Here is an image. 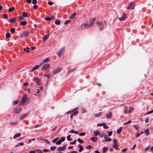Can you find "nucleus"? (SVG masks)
Masks as SVG:
<instances>
[{"label":"nucleus","mask_w":153,"mask_h":153,"mask_svg":"<svg viewBox=\"0 0 153 153\" xmlns=\"http://www.w3.org/2000/svg\"><path fill=\"white\" fill-rule=\"evenodd\" d=\"M153 113V110L150 111H149L148 112L146 113L145 114V115H146L147 114H149Z\"/></svg>","instance_id":"c03bdc74"},{"label":"nucleus","mask_w":153,"mask_h":153,"mask_svg":"<svg viewBox=\"0 0 153 153\" xmlns=\"http://www.w3.org/2000/svg\"><path fill=\"white\" fill-rule=\"evenodd\" d=\"M78 108H76L66 113L67 114H72L74 116L76 115L78 113V111L77 110Z\"/></svg>","instance_id":"7ed1b4c3"},{"label":"nucleus","mask_w":153,"mask_h":153,"mask_svg":"<svg viewBox=\"0 0 153 153\" xmlns=\"http://www.w3.org/2000/svg\"><path fill=\"white\" fill-rule=\"evenodd\" d=\"M71 136L70 135H69L68 136H67V140L69 141H71L72 140V139L70 138Z\"/></svg>","instance_id":"c9c22d12"},{"label":"nucleus","mask_w":153,"mask_h":153,"mask_svg":"<svg viewBox=\"0 0 153 153\" xmlns=\"http://www.w3.org/2000/svg\"><path fill=\"white\" fill-rule=\"evenodd\" d=\"M48 4L49 5H52L53 4V3L52 1H49L48 2Z\"/></svg>","instance_id":"13d9d810"},{"label":"nucleus","mask_w":153,"mask_h":153,"mask_svg":"<svg viewBox=\"0 0 153 153\" xmlns=\"http://www.w3.org/2000/svg\"><path fill=\"white\" fill-rule=\"evenodd\" d=\"M94 136H97L99 134V132L98 131H94L93 132Z\"/></svg>","instance_id":"f704fd0d"},{"label":"nucleus","mask_w":153,"mask_h":153,"mask_svg":"<svg viewBox=\"0 0 153 153\" xmlns=\"http://www.w3.org/2000/svg\"><path fill=\"white\" fill-rule=\"evenodd\" d=\"M135 6L134 3L133 2H131L127 8V10H133L134 9V7Z\"/></svg>","instance_id":"20e7f679"},{"label":"nucleus","mask_w":153,"mask_h":153,"mask_svg":"<svg viewBox=\"0 0 153 153\" xmlns=\"http://www.w3.org/2000/svg\"><path fill=\"white\" fill-rule=\"evenodd\" d=\"M112 116V113L110 112L108 114L106 115V117L108 119L110 118Z\"/></svg>","instance_id":"412c9836"},{"label":"nucleus","mask_w":153,"mask_h":153,"mask_svg":"<svg viewBox=\"0 0 153 153\" xmlns=\"http://www.w3.org/2000/svg\"><path fill=\"white\" fill-rule=\"evenodd\" d=\"M86 112H87V111L84 108L82 109V113H86Z\"/></svg>","instance_id":"69168bd1"},{"label":"nucleus","mask_w":153,"mask_h":153,"mask_svg":"<svg viewBox=\"0 0 153 153\" xmlns=\"http://www.w3.org/2000/svg\"><path fill=\"white\" fill-rule=\"evenodd\" d=\"M55 23L56 25H59L60 24L61 21L58 19H56Z\"/></svg>","instance_id":"c85d7f7f"},{"label":"nucleus","mask_w":153,"mask_h":153,"mask_svg":"<svg viewBox=\"0 0 153 153\" xmlns=\"http://www.w3.org/2000/svg\"><path fill=\"white\" fill-rule=\"evenodd\" d=\"M43 151L44 152H47L49 151V150L47 149H44L43 150Z\"/></svg>","instance_id":"e2e57ef3"},{"label":"nucleus","mask_w":153,"mask_h":153,"mask_svg":"<svg viewBox=\"0 0 153 153\" xmlns=\"http://www.w3.org/2000/svg\"><path fill=\"white\" fill-rule=\"evenodd\" d=\"M62 68L61 67H58L53 70L52 72V74L53 75L57 74L58 72H60Z\"/></svg>","instance_id":"423d86ee"},{"label":"nucleus","mask_w":153,"mask_h":153,"mask_svg":"<svg viewBox=\"0 0 153 153\" xmlns=\"http://www.w3.org/2000/svg\"><path fill=\"white\" fill-rule=\"evenodd\" d=\"M113 141L114 143L113 146V147H115L114 146L116 145V144L117 143V140L115 138H114L113 140Z\"/></svg>","instance_id":"a878e982"},{"label":"nucleus","mask_w":153,"mask_h":153,"mask_svg":"<svg viewBox=\"0 0 153 153\" xmlns=\"http://www.w3.org/2000/svg\"><path fill=\"white\" fill-rule=\"evenodd\" d=\"M3 18L5 19H7L8 18L7 15V14H4L3 15Z\"/></svg>","instance_id":"49530a36"},{"label":"nucleus","mask_w":153,"mask_h":153,"mask_svg":"<svg viewBox=\"0 0 153 153\" xmlns=\"http://www.w3.org/2000/svg\"><path fill=\"white\" fill-rule=\"evenodd\" d=\"M96 20V19L95 18H93L91 20V24L94 23V22L95 20Z\"/></svg>","instance_id":"3c124183"},{"label":"nucleus","mask_w":153,"mask_h":153,"mask_svg":"<svg viewBox=\"0 0 153 153\" xmlns=\"http://www.w3.org/2000/svg\"><path fill=\"white\" fill-rule=\"evenodd\" d=\"M85 132H82L81 133H79V135L80 136H85Z\"/></svg>","instance_id":"a19ab883"},{"label":"nucleus","mask_w":153,"mask_h":153,"mask_svg":"<svg viewBox=\"0 0 153 153\" xmlns=\"http://www.w3.org/2000/svg\"><path fill=\"white\" fill-rule=\"evenodd\" d=\"M50 67V65L49 64H46L42 68L43 69L45 70L47 68H49Z\"/></svg>","instance_id":"4468645a"},{"label":"nucleus","mask_w":153,"mask_h":153,"mask_svg":"<svg viewBox=\"0 0 153 153\" xmlns=\"http://www.w3.org/2000/svg\"><path fill=\"white\" fill-rule=\"evenodd\" d=\"M97 24L100 25L99 29L100 30H102L106 26V23L105 21L104 22H100L98 21L97 22Z\"/></svg>","instance_id":"f03ea898"},{"label":"nucleus","mask_w":153,"mask_h":153,"mask_svg":"<svg viewBox=\"0 0 153 153\" xmlns=\"http://www.w3.org/2000/svg\"><path fill=\"white\" fill-rule=\"evenodd\" d=\"M144 133L146 134V136H148L149 134V130L148 129H146L144 131Z\"/></svg>","instance_id":"393cba45"},{"label":"nucleus","mask_w":153,"mask_h":153,"mask_svg":"<svg viewBox=\"0 0 153 153\" xmlns=\"http://www.w3.org/2000/svg\"><path fill=\"white\" fill-rule=\"evenodd\" d=\"M34 80L36 83L38 84L39 82V79L36 77H35L34 78Z\"/></svg>","instance_id":"7c9ffc66"},{"label":"nucleus","mask_w":153,"mask_h":153,"mask_svg":"<svg viewBox=\"0 0 153 153\" xmlns=\"http://www.w3.org/2000/svg\"><path fill=\"white\" fill-rule=\"evenodd\" d=\"M76 69V68H74L72 69L71 70L68 71V74H70L71 73L73 72Z\"/></svg>","instance_id":"4c0bfd02"},{"label":"nucleus","mask_w":153,"mask_h":153,"mask_svg":"<svg viewBox=\"0 0 153 153\" xmlns=\"http://www.w3.org/2000/svg\"><path fill=\"white\" fill-rule=\"evenodd\" d=\"M93 24H91V22L89 24H86V23L85 24H84V25L85 27H88L91 26H93Z\"/></svg>","instance_id":"f3484780"},{"label":"nucleus","mask_w":153,"mask_h":153,"mask_svg":"<svg viewBox=\"0 0 153 153\" xmlns=\"http://www.w3.org/2000/svg\"><path fill=\"white\" fill-rule=\"evenodd\" d=\"M56 148V147L55 146H51V149L52 151H53Z\"/></svg>","instance_id":"5fc2aeb1"},{"label":"nucleus","mask_w":153,"mask_h":153,"mask_svg":"<svg viewBox=\"0 0 153 153\" xmlns=\"http://www.w3.org/2000/svg\"><path fill=\"white\" fill-rule=\"evenodd\" d=\"M90 139L93 141L95 142L97 141V137H93Z\"/></svg>","instance_id":"4be33fe9"},{"label":"nucleus","mask_w":153,"mask_h":153,"mask_svg":"<svg viewBox=\"0 0 153 153\" xmlns=\"http://www.w3.org/2000/svg\"><path fill=\"white\" fill-rule=\"evenodd\" d=\"M16 19L15 17H13L10 20H8V22L12 23H14L16 22Z\"/></svg>","instance_id":"2eb2a0df"},{"label":"nucleus","mask_w":153,"mask_h":153,"mask_svg":"<svg viewBox=\"0 0 153 153\" xmlns=\"http://www.w3.org/2000/svg\"><path fill=\"white\" fill-rule=\"evenodd\" d=\"M30 34V32L29 30H27L24 31L22 34V37H25L27 36Z\"/></svg>","instance_id":"39448f33"},{"label":"nucleus","mask_w":153,"mask_h":153,"mask_svg":"<svg viewBox=\"0 0 153 153\" xmlns=\"http://www.w3.org/2000/svg\"><path fill=\"white\" fill-rule=\"evenodd\" d=\"M49 61V58L48 57L44 59L43 61V63H45L48 62Z\"/></svg>","instance_id":"72a5a7b5"},{"label":"nucleus","mask_w":153,"mask_h":153,"mask_svg":"<svg viewBox=\"0 0 153 153\" xmlns=\"http://www.w3.org/2000/svg\"><path fill=\"white\" fill-rule=\"evenodd\" d=\"M108 147H104L102 149L103 152L104 153L108 150Z\"/></svg>","instance_id":"473e14b6"},{"label":"nucleus","mask_w":153,"mask_h":153,"mask_svg":"<svg viewBox=\"0 0 153 153\" xmlns=\"http://www.w3.org/2000/svg\"><path fill=\"white\" fill-rule=\"evenodd\" d=\"M66 145L65 144L62 147H59L57 149L58 151H61L64 150L66 148Z\"/></svg>","instance_id":"1a4fd4ad"},{"label":"nucleus","mask_w":153,"mask_h":153,"mask_svg":"<svg viewBox=\"0 0 153 153\" xmlns=\"http://www.w3.org/2000/svg\"><path fill=\"white\" fill-rule=\"evenodd\" d=\"M103 127L105 129H107L108 128V126H107L105 125V124H104L103 125Z\"/></svg>","instance_id":"bf43d9fd"},{"label":"nucleus","mask_w":153,"mask_h":153,"mask_svg":"<svg viewBox=\"0 0 153 153\" xmlns=\"http://www.w3.org/2000/svg\"><path fill=\"white\" fill-rule=\"evenodd\" d=\"M21 135V134L20 133H17L16 134H15L13 137V138L15 139H16V138L17 137H19Z\"/></svg>","instance_id":"aec40b11"},{"label":"nucleus","mask_w":153,"mask_h":153,"mask_svg":"<svg viewBox=\"0 0 153 153\" xmlns=\"http://www.w3.org/2000/svg\"><path fill=\"white\" fill-rule=\"evenodd\" d=\"M28 13L25 12H23L22 13V16L23 17H28Z\"/></svg>","instance_id":"6ab92c4d"},{"label":"nucleus","mask_w":153,"mask_h":153,"mask_svg":"<svg viewBox=\"0 0 153 153\" xmlns=\"http://www.w3.org/2000/svg\"><path fill=\"white\" fill-rule=\"evenodd\" d=\"M22 108H20L19 109L17 108H16L14 110V112L16 114H18L21 112Z\"/></svg>","instance_id":"f8f14e48"},{"label":"nucleus","mask_w":153,"mask_h":153,"mask_svg":"<svg viewBox=\"0 0 153 153\" xmlns=\"http://www.w3.org/2000/svg\"><path fill=\"white\" fill-rule=\"evenodd\" d=\"M101 114V112H100L98 114H94V115L97 117H99L100 116Z\"/></svg>","instance_id":"de8ad7c7"},{"label":"nucleus","mask_w":153,"mask_h":153,"mask_svg":"<svg viewBox=\"0 0 153 153\" xmlns=\"http://www.w3.org/2000/svg\"><path fill=\"white\" fill-rule=\"evenodd\" d=\"M64 50L65 48H62L60 49L59 53H58V56L59 57H61L62 54L63 53Z\"/></svg>","instance_id":"6e6552de"},{"label":"nucleus","mask_w":153,"mask_h":153,"mask_svg":"<svg viewBox=\"0 0 153 153\" xmlns=\"http://www.w3.org/2000/svg\"><path fill=\"white\" fill-rule=\"evenodd\" d=\"M10 34L9 33H7L6 34V37L7 38H9L10 37Z\"/></svg>","instance_id":"e433bc0d"},{"label":"nucleus","mask_w":153,"mask_h":153,"mask_svg":"<svg viewBox=\"0 0 153 153\" xmlns=\"http://www.w3.org/2000/svg\"><path fill=\"white\" fill-rule=\"evenodd\" d=\"M27 24V22L26 21H24L21 22L20 25H25Z\"/></svg>","instance_id":"5701e85b"},{"label":"nucleus","mask_w":153,"mask_h":153,"mask_svg":"<svg viewBox=\"0 0 153 153\" xmlns=\"http://www.w3.org/2000/svg\"><path fill=\"white\" fill-rule=\"evenodd\" d=\"M18 101L17 100L14 101L13 102V104L14 105H16L18 103Z\"/></svg>","instance_id":"4d7b16f0"},{"label":"nucleus","mask_w":153,"mask_h":153,"mask_svg":"<svg viewBox=\"0 0 153 153\" xmlns=\"http://www.w3.org/2000/svg\"><path fill=\"white\" fill-rule=\"evenodd\" d=\"M29 113H27L22 115L20 117V120H22L27 117L29 114Z\"/></svg>","instance_id":"9d476101"},{"label":"nucleus","mask_w":153,"mask_h":153,"mask_svg":"<svg viewBox=\"0 0 153 153\" xmlns=\"http://www.w3.org/2000/svg\"><path fill=\"white\" fill-rule=\"evenodd\" d=\"M38 153H43L42 151L40 149H36V150Z\"/></svg>","instance_id":"79ce46f5"},{"label":"nucleus","mask_w":153,"mask_h":153,"mask_svg":"<svg viewBox=\"0 0 153 153\" xmlns=\"http://www.w3.org/2000/svg\"><path fill=\"white\" fill-rule=\"evenodd\" d=\"M78 146L79 147V151L80 152H81L82 150L83 149V148L82 147V146L81 145H78Z\"/></svg>","instance_id":"c756f323"},{"label":"nucleus","mask_w":153,"mask_h":153,"mask_svg":"<svg viewBox=\"0 0 153 153\" xmlns=\"http://www.w3.org/2000/svg\"><path fill=\"white\" fill-rule=\"evenodd\" d=\"M65 140V139L64 137L62 138L60 140L62 142H63Z\"/></svg>","instance_id":"774afa93"},{"label":"nucleus","mask_w":153,"mask_h":153,"mask_svg":"<svg viewBox=\"0 0 153 153\" xmlns=\"http://www.w3.org/2000/svg\"><path fill=\"white\" fill-rule=\"evenodd\" d=\"M131 120H129L127 122H125L124 123V125H125L126 124H128L130 123H131Z\"/></svg>","instance_id":"603ef678"},{"label":"nucleus","mask_w":153,"mask_h":153,"mask_svg":"<svg viewBox=\"0 0 153 153\" xmlns=\"http://www.w3.org/2000/svg\"><path fill=\"white\" fill-rule=\"evenodd\" d=\"M126 14L124 13L123 14V16H122L119 17V19L120 21H123L124 20L126 19Z\"/></svg>","instance_id":"9b49d317"},{"label":"nucleus","mask_w":153,"mask_h":153,"mask_svg":"<svg viewBox=\"0 0 153 153\" xmlns=\"http://www.w3.org/2000/svg\"><path fill=\"white\" fill-rule=\"evenodd\" d=\"M61 143L62 142L61 141L59 140L56 142V144L57 145H60Z\"/></svg>","instance_id":"864d4df0"},{"label":"nucleus","mask_w":153,"mask_h":153,"mask_svg":"<svg viewBox=\"0 0 153 153\" xmlns=\"http://www.w3.org/2000/svg\"><path fill=\"white\" fill-rule=\"evenodd\" d=\"M22 16H18L19 19V20H22L24 19V18Z\"/></svg>","instance_id":"58836bf2"},{"label":"nucleus","mask_w":153,"mask_h":153,"mask_svg":"<svg viewBox=\"0 0 153 153\" xmlns=\"http://www.w3.org/2000/svg\"><path fill=\"white\" fill-rule=\"evenodd\" d=\"M49 36V34L46 35L43 38V41L45 42L46 40L48 39Z\"/></svg>","instance_id":"dca6fc26"},{"label":"nucleus","mask_w":153,"mask_h":153,"mask_svg":"<svg viewBox=\"0 0 153 153\" xmlns=\"http://www.w3.org/2000/svg\"><path fill=\"white\" fill-rule=\"evenodd\" d=\"M125 108L126 109V111L125 112V113H130L134 110V108L131 107H129L128 108L127 107H125Z\"/></svg>","instance_id":"0eeeda50"},{"label":"nucleus","mask_w":153,"mask_h":153,"mask_svg":"<svg viewBox=\"0 0 153 153\" xmlns=\"http://www.w3.org/2000/svg\"><path fill=\"white\" fill-rule=\"evenodd\" d=\"M59 139L58 137H57L54 139L52 141L53 143H56L57 140Z\"/></svg>","instance_id":"09e8293b"},{"label":"nucleus","mask_w":153,"mask_h":153,"mask_svg":"<svg viewBox=\"0 0 153 153\" xmlns=\"http://www.w3.org/2000/svg\"><path fill=\"white\" fill-rule=\"evenodd\" d=\"M24 145V143L23 142L19 143L18 144L16 145L15 147H18L19 146H22Z\"/></svg>","instance_id":"a211bd4d"},{"label":"nucleus","mask_w":153,"mask_h":153,"mask_svg":"<svg viewBox=\"0 0 153 153\" xmlns=\"http://www.w3.org/2000/svg\"><path fill=\"white\" fill-rule=\"evenodd\" d=\"M44 19L48 21H50L51 20V19L50 18L46 17L44 18Z\"/></svg>","instance_id":"a18cd8bd"},{"label":"nucleus","mask_w":153,"mask_h":153,"mask_svg":"<svg viewBox=\"0 0 153 153\" xmlns=\"http://www.w3.org/2000/svg\"><path fill=\"white\" fill-rule=\"evenodd\" d=\"M117 143L116 144V145H115V146H114L115 147H113L114 148H115L116 150H118L119 149V148L117 147Z\"/></svg>","instance_id":"680f3d73"},{"label":"nucleus","mask_w":153,"mask_h":153,"mask_svg":"<svg viewBox=\"0 0 153 153\" xmlns=\"http://www.w3.org/2000/svg\"><path fill=\"white\" fill-rule=\"evenodd\" d=\"M44 76H47L48 78V80H49V76H50V75L49 74H44Z\"/></svg>","instance_id":"8fccbe9b"},{"label":"nucleus","mask_w":153,"mask_h":153,"mask_svg":"<svg viewBox=\"0 0 153 153\" xmlns=\"http://www.w3.org/2000/svg\"><path fill=\"white\" fill-rule=\"evenodd\" d=\"M15 29L14 28H12L11 29L10 31L11 33H13L14 32Z\"/></svg>","instance_id":"37998d69"},{"label":"nucleus","mask_w":153,"mask_h":153,"mask_svg":"<svg viewBox=\"0 0 153 153\" xmlns=\"http://www.w3.org/2000/svg\"><path fill=\"white\" fill-rule=\"evenodd\" d=\"M37 0H32V3L33 4H35L37 3Z\"/></svg>","instance_id":"052dcab7"},{"label":"nucleus","mask_w":153,"mask_h":153,"mask_svg":"<svg viewBox=\"0 0 153 153\" xmlns=\"http://www.w3.org/2000/svg\"><path fill=\"white\" fill-rule=\"evenodd\" d=\"M14 7H12L9 9L8 11L10 12H12L14 10Z\"/></svg>","instance_id":"2f4dec72"},{"label":"nucleus","mask_w":153,"mask_h":153,"mask_svg":"<svg viewBox=\"0 0 153 153\" xmlns=\"http://www.w3.org/2000/svg\"><path fill=\"white\" fill-rule=\"evenodd\" d=\"M39 68V65H36V66L34 67L32 69L31 71H33L34 70H36V69H38Z\"/></svg>","instance_id":"b1692460"},{"label":"nucleus","mask_w":153,"mask_h":153,"mask_svg":"<svg viewBox=\"0 0 153 153\" xmlns=\"http://www.w3.org/2000/svg\"><path fill=\"white\" fill-rule=\"evenodd\" d=\"M77 141L79 142L80 143H84V141L83 140L80 139L79 138L78 140Z\"/></svg>","instance_id":"ea45409f"},{"label":"nucleus","mask_w":153,"mask_h":153,"mask_svg":"<svg viewBox=\"0 0 153 153\" xmlns=\"http://www.w3.org/2000/svg\"><path fill=\"white\" fill-rule=\"evenodd\" d=\"M104 139L106 141H110L111 140V139L108 137V135H105L104 136Z\"/></svg>","instance_id":"ddd939ff"},{"label":"nucleus","mask_w":153,"mask_h":153,"mask_svg":"<svg viewBox=\"0 0 153 153\" xmlns=\"http://www.w3.org/2000/svg\"><path fill=\"white\" fill-rule=\"evenodd\" d=\"M92 148V146H91V145H89L88 146H87L86 147V148L88 149H90L91 148Z\"/></svg>","instance_id":"0e129e2a"},{"label":"nucleus","mask_w":153,"mask_h":153,"mask_svg":"<svg viewBox=\"0 0 153 153\" xmlns=\"http://www.w3.org/2000/svg\"><path fill=\"white\" fill-rule=\"evenodd\" d=\"M122 129H123V127H120V128L118 129L117 130V133L118 134H119L120 133Z\"/></svg>","instance_id":"bb28decb"},{"label":"nucleus","mask_w":153,"mask_h":153,"mask_svg":"<svg viewBox=\"0 0 153 153\" xmlns=\"http://www.w3.org/2000/svg\"><path fill=\"white\" fill-rule=\"evenodd\" d=\"M133 126L135 129L136 130H137L139 129V127L137 125Z\"/></svg>","instance_id":"6e6d98bb"},{"label":"nucleus","mask_w":153,"mask_h":153,"mask_svg":"<svg viewBox=\"0 0 153 153\" xmlns=\"http://www.w3.org/2000/svg\"><path fill=\"white\" fill-rule=\"evenodd\" d=\"M76 15V13H73L70 17V19H73L75 18V16Z\"/></svg>","instance_id":"cd10ccee"},{"label":"nucleus","mask_w":153,"mask_h":153,"mask_svg":"<svg viewBox=\"0 0 153 153\" xmlns=\"http://www.w3.org/2000/svg\"><path fill=\"white\" fill-rule=\"evenodd\" d=\"M112 131H109L108 132V135L109 136H111L112 135Z\"/></svg>","instance_id":"338daca9"},{"label":"nucleus","mask_w":153,"mask_h":153,"mask_svg":"<svg viewBox=\"0 0 153 153\" xmlns=\"http://www.w3.org/2000/svg\"><path fill=\"white\" fill-rule=\"evenodd\" d=\"M30 99L27 97L26 95H25L22 98V100L19 103V105L23 106L24 105L26 102H27L26 104H27L30 101Z\"/></svg>","instance_id":"f257e3e1"}]
</instances>
